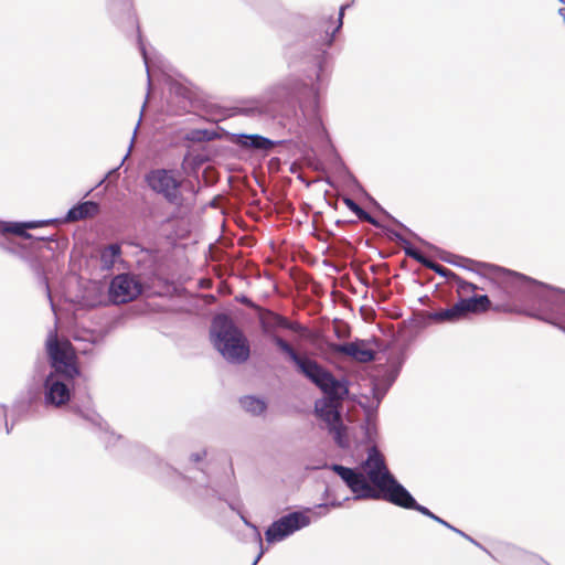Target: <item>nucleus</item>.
Segmentation results:
<instances>
[{
	"label": "nucleus",
	"mask_w": 565,
	"mask_h": 565,
	"mask_svg": "<svg viewBox=\"0 0 565 565\" xmlns=\"http://www.w3.org/2000/svg\"><path fill=\"white\" fill-rule=\"evenodd\" d=\"M329 82L328 73L292 75L271 88L270 99L279 104L298 100L302 113L299 125L309 134L321 135L324 127L319 114V102Z\"/></svg>",
	"instance_id": "1"
},
{
	"label": "nucleus",
	"mask_w": 565,
	"mask_h": 565,
	"mask_svg": "<svg viewBox=\"0 0 565 565\" xmlns=\"http://www.w3.org/2000/svg\"><path fill=\"white\" fill-rule=\"evenodd\" d=\"M43 366H36L32 382L26 386L24 397L14 404L19 415L31 413L42 402L47 408H60L71 401L72 385L75 377L60 373H42Z\"/></svg>",
	"instance_id": "2"
},
{
	"label": "nucleus",
	"mask_w": 565,
	"mask_h": 565,
	"mask_svg": "<svg viewBox=\"0 0 565 565\" xmlns=\"http://www.w3.org/2000/svg\"><path fill=\"white\" fill-rule=\"evenodd\" d=\"M211 338L216 350L230 362L243 363L249 358V345L242 331L226 315L216 316L211 324Z\"/></svg>",
	"instance_id": "3"
},
{
	"label": "nucleus",
	"mask_w": 565,
	"mask_h": 565,
	"mask_svg": "<svg viewBox=\"0 0 565 565\" xmlns=\"http://www.w3.org/2000/svg\"><path fill=\"white\" fill-rule=\"evenodd\" d=\"M361 466L366 473V478L381 493L383 500L394 505L399 503V500L408 490L390 472L385 458L376 446L369 449L367 457Z\"/></svg>",
	"instance_id": "4"
},
{
	"label": "nucleus",
	"mask_w": 565,
	"mask_h": 565,
	"mask_svg": "<svg viewBox=\"0 0 565 565\" xmlns=\"http://www.w3.org/2000/svg\"><path fill=\"white\" fill-rule=\"evenodd\" d=\"M298 373L316 385L324 396L320 399H330L331 403H339L345 399L349 394V382L347 379H337L328 369L307 353L295 364Z\"/></svg>",
	"instance_id": "5"
},
{
	"label": "nucleus",
	"mask_w": 565,
	"mask_h": 565,
	"mask_svg": "<svg viewBox=\"0 0 565 565\" xmlns=\"http://www.w3.org/2000/svg\"><path fill=\"white\" fill-rule=\"evenodd\" d=\"M259 324L263 333L282 352L289 360L296 364L303 356L299 354L294 347L285 339L277 334L279 329L290 330L296 333L303 334L307 329L296 321H290L286 317L271 311L265 310L259 316Z\"/></svg>",
	"instance_id": "6"
},
{
	"label": "nucleus",
	"mask_w": 565,
	"mask_h": 565,
	"mask_svg": "<svg viewBox=\"0 0 565 565\" xmlns=\"http://www.w3.org/2000/svg\"><path fill=\"white\" fill-rule=\"evenodd\" d=\"M45 347L51 365L49 372L64 374L66 377H76L81 374L71 342L60 341L57 333L50 331Z\"/></svg>",
	"instance_id": "7"
},
{
	"label": "nucleus",
	"mask_w": 565,
	"mask_h": 565,
	"mask_svg": "<svg viewBox=\"0 0 565 565\" xmlns=\"http://www.w3.org/2000/svg\"><path fill=\"white\" fill-rule=\"evenodd\" d=\"M151 191L161 195L168 203L179 205L182 202L181 180L172 169H152L145 175Z\"/></svg>",
	"instance_id": "8"
},
{
	"label": "nucleus",
	"mask_w": 565,
	"mask_h": 565,
	"mask_svg": "<svg viewBox=\"0 0 565 565\" xmlns=\"http://www.w3.org/2000/svg\"><path fill=\"white\" fill-rule=\"evenodd\" d=\"M345 7L342 6L337 14H331L329 17H320L316 23L310 34L308 35L309 44L319 52H324L328 47L331 46L335 39L337 32L340 31L343 24V15H344Z\"/></svg>",
	"instance_id": "9"
},
{
	"label": "nucleus",
	"mask_w": 565,
	"mask_h": 565,
	"mask_svg": "<svg viewBox=\"0 0 565 565\" xmlns=\"http://www.w3.org/2000/svg\"><path fill=\"white\" fill-rule=\"evenodd\" d=\"M331 470L335 472L353 492L354 500L382 499L381 493L371 486V482L363 472L339 463H333Z\"/></svg>",
	"instance_id": "10"
},
{
	"label": "nucleus",
	"mask_w": 565,
	"mask_h": 565,
	"mask_svg": "<svg viewBox=\"0 0 565 565\" xmlns=\"http://www.w3.org/2000/svg\"><path fill=\"white\" fill-rule=\"evenodd\" d=\"M331 470L335 472L353 492L354 500L382 499L381 493L371 486V482L363 472L339 463H333Z\"/></svg>",
	"instance_id": "11"
},
{
	"label": "nucleus",
	"mask_w": 565,
	"mask_h": 565,
	"mask_svg": "<svg viewBox=\"0 0 565 565\" xmlns=\"http://www.w3.org/2000/svg\"><path fill=\"white\" fill-rule=\"evenodd\" d=\"M310 516L302 511H294L274 521L265 531L266 541L271 544L280 542L295 532L310 525Z\"/></svg>",
	"instance_id": "12"
},
{
	"label": "nucleus",
	"mask_w": 565,
	"mask_h": 565,
	"mask_svg": "<svg viewBox=\"0 0 565 565\" xmlns=\"http://www.w3.org/2000/svg\"><path fill=\"white\" fill-rule=\"evenodd\" d=\"M342 404L331 403L330 399H317L315 402V414L326 423L327 428L333 435L334 441L344 447L343 437L345 427L341 415Z\"/></svg>",
	"instance_id": "13"
},
{
	"label": "nucleus",
	"mask_w": 565,
	"mask_h": 565,
	"mask_svg": "<svg viewBox=\"0 0 565 565\" xmlns=\"http://www.w3.org/2000/svg\"><path fill=\"white\" fill-rule=\"evenodd\" d=\"M440 258H441V260H444V262H446V263H448L450 265H454V266H457V267H461V268H466V269H469V270H472L470 265H478V266L491 268L493 271L499 274L502 277L503 280H505L507 282H509V284H511L512 286L515 287V299L516 298H524L527 294L529 295H533L532 292L526 290L524 288V286H522L520 280L516 279V277H515L516 275L523 276L522 274H519L516 271H512V270H509V269H505V268H502V267H499V266H495V265H488V264H484V263H478V262H475V260H472L470 258L458 256V255H455V254H451V253H446V252H444V255L440 256Z\"/></svg>",
	"instance_id": "14"
},
{
	"label": "nucleus",
	"mask_w": 565,
	"mask_h": 565,
	"mask_svg": "<svg viewBox=\"0 0 565 565\" xmlns=\"http://www.w3.org/2000/svg\"><path fill=\"white\" fill-rule=\"evenodd\" d=\"M142 292V285L130 274H119L114 277L109 286V297L114 303H127Z\"/></svg>",
	"instance_id": "15"
},
{
	"label": "nucleus",
	"mask_w": 565,
	"mask_h": 565,
	"mask_svg": "<svg viewBox=\"0 0 565 565\" xmlns=\"http://www.w3.org/2000/svg\"><path fill=\"white\" fill-rule=\"evenodd\" d=\"M49 238L46 237H36L34 244L36 245V248H40L41 244H44ZM35 247H26L21 255L18 257L20 260H22L30 271L34 275V277L38 279L39 284L44 288L46 296L51 302L52 308L54 307L52 297H51V290L49 286V280L45 275L44 270V264L42 258L35 253Z\"/></svg>",
	"instance_id": "16"
},
{
	"label": "nucleus",
	"mask_w": 565,
	"mask_h": 565,
	"mask_svg": "<svg viewBox=\"0 0 565 565\" xmlns=\"http://www.w3.org/2000/svg\"><path fill=\"white\" fill-rule=\"evenodd\" d=\"M329 349L333 353L344 354L360 363L372 362L375 359V352L366 348L364 341L359 339L349 343H330Z\"/></svg>",
	"instance_id": "17"
},
{
	"label": "nucleus",
	"mask_w": 565,
	"mask_h": 565,
	"mask_svg": "<svg viewBox=\"0 0 565 565\" xmlns=\"http://www.w3.org/2000/svg\"><path fill=\"white\" fill-rule=\"evenodd\" d=\"M232 142L245 149L268 151L280 141H274L258 134H234Z\"/></svg>",
	"instance_id": "18"
},
{
	"label": "nucleus",
	"mask_w": 565,
	"mask_h": 565,
	"mask_svg": "<svg viewBox=\"0 0 565 565\" xmlns=\"http://www.w3.org/2000/svg\"><path fill=\"white\" fill-rule=\"evenodd\" d=\"M399 374V367L387 370L382 376L372 382V395L377 407Z\"/></svg>",
	"instance_id": "19"
},
{
	"label": "nucleus",
	"mask_w": 565,
	"mask_h": 565,
	"mask_svg": "<svg viewBox=\"0 0 565 565\" xmlns=\"http://www.w3.org/2000/svg\"><path fill=\"white\" fill-rule=\"evenodd\" d=\"M395 505L397 507H401V508H404V509H408V510H415L419 513H422L423 515L425 516H428L429 519L434 520L435 522L444 525L445 527L449 529V530H455V526L451 525L450 523H448L447 521L443 520L441 518H439L438 515H436L435 513H433L429 509H427L426 507L419 504L415 498L411 494L409 491H407L405 493V495H403V498L399 500V503H396Z\"/></svg>",
	"instance_id": "20"
},
{
	"label": "nucleus",
	"mask_w": 565,
	"mask_h": 565,
	"mask_svg": "<svg viewBox=\"0 0 565 565\" xmlns=\"http://www.w3.org/2000/svg\"><path fill=\"white\" fill-rule=\"evenodd\" d=\"M458 302L463 318L469 313L486 312L491 306V301L487 295L462 298Z\"/></svg>",
	"instance_id": "21"
},
{
	"label": "nucleus",
	"mask_w": 565,
	"mask_h": 565,
	"mask_svg": "<svg viewBox=\"0 0 565 565\" xmlns=\"http://www.w3.org/2000/svg\"><path fill=\"white\" fill-rule=\"evenodd\" d=\"M195 493L201 500H203L207 503L213 499L224 500L231 510L237 512L238 514H239V512H242V510H241L242 504L238 500H228V499L224 498V493H222L220 490H217L213 487L200 484L195 488Z\"/></svg>",
	"instance_id": "22"
},
{
	"label": "nucleus",
	"mask_w": 565,
	"mask_h": 565,
	"mask_svg": "<svg viewBox=\"0 0 565 565\" xmlns=\"http://www.w3.org/2000/svg\"><path fill=\"white\" fill-rule=\"evenodd\" d=\"M406 255L423 266L434 270L436 274L440 275L441 277H445L449 280L456 281L458 278V275L450 269L430 260L426 256H424L419 250H406Z\"/></svg>",
	"instance_id": "23"
},
{
	"label": "nucleus",
	"mask_w": 565,
	"mask_h": 565,
	"mask_svg": "<svg viewBox=\"0 0 565 565\" xmlns=\"http://www.w3.org/2000/svg\"><path fill=\"white\" fill-rule=\"evenodd\" d=\"M78 414L86 420L90 422L93 425L97 426L100 429L99 439L105 444L106 447L115 445L116 441L120 439V436H116L114 433H109L108 430L103 429V418L94 411H81L78 409Z\"/></svg>",
	"instance_id": "24"
},
{
	"label": "nucleus",
	"mask_w": 565,
	"mask_h": 565,
	"mask_svg": "<svg viewBox=\"0 0 565 565\" xmlns=\"http://www.w3.org/2000/svg\"><path fill=\"white\" fill-rule=\"evenodd\" d=\"M98 213V204L93 201H85L71 207L65 216L66 222H75Z\"/></svg>",
	"instance_id": "25"
},
{
	"label": "nucleus",
	"mask_w": 565,
	"mask_h": 565,
	"mask_svg": "<svg viewBox=\"0 0 565 565\" xmlns=\"http://www.w3.org/2000/svg\"><path fill=\"white\" fill-rule=\"evenodd\" d=\"M516 300L521 301V302H529V303H532L533 306L537 307V311H531L527 313L530 317H533L539 320L554 324V326L558 327L562 331L565 332V327L557 324L554 320H552L548 317V315L556 316V313H553V312L542 308L540 306V301H539L537 297L527 294L524 298H516ZM557 317H558V315H557ZM559 318H561V316H559ZM562 319H564V318L562 317Z\"/></svg>",
	"instance_id": "26"
},
{
	"label": "nucleus",
	"mask_w": 565,
	"mask_h": 565,
	"mask_svg": "<svg viewBox=\"0 0 565 565\" xmlns=\"http://www.w3.org/2000/svg\"><path fill=\"white\" fill-rule=\"evenodd\" d=\"M239 405L245 412L253 416H260L267 409V402L254 395L242 396L239 398Z\"/></svg>",
	"instance_id": "27"
},
{
	"label": "nucleus",
	"mask_w": 565,
	"mask_h": 565,
	"mask_svg": "<svg viewBox=\"0 0 565 565\" xmlns=\"http://www.w3.org/2000/svg\"><path fill=\"white\" fill-rule=\"evenodd\" d=\"M428 318L436 322H456L463 319L459 302H456L454 306L449 308L439 311H434L428 315Z\"/></svg>",
	"instance_id": "28"
},
{
	"label": "nucleus",
	"mask_w": 565,
	"mask_h": 565,
	"mask_svg": "<svg viewBox=\"0 0 565 565\" xmlns=\"http://www.w3.org/2000/svg\"><path fill=\"white\" fill-rule=\"evenodd\" d=\"M121 255V246L118 243L109 244L100 252V266L109 270Z\"/></svg>",
	"instance_id": "29"
},
{
	"label": "nucleus",
	"mask_w": 565,
	"mask_h": 565,
	"mask_svg": "<svg viewBox=\"0 0 565 565\" xmlns=\"http://www.w3.org/2000/svg\"><path fill=\"white\" fill-rule=\"evenodd\" d=\"M57 220L44 221H30V222H13L14 235L23 238L31 239L33 236L28 233V230L36 228L46 224L55 223Z\"/></svg>",
	"instance_id": "30"
},
{
	"label": "nucleus",
	"mask_w": 565,
	"mask_h": 565,
	"mask_svg": "<svg viewBox=\"0 0 565 565\" xmlns=\"http://www.w3.org/2000/svg\"><path fill=\"white\" fill-rule=\"evenodd\" d=\"M13 233H3L0 238V249L12 255L19 257L21 253L26 248V246L19 244L14 238H12Z\"/></svg>",
	"instance_id": "31"
},
{
	"label": "nucleus",
	"mask_w": 565,
	"mask_h": 565,
	"mask_svg": "<svg viewBox=\"0 0 565 565\" xmlns=\"http://www.w3.org/2000/svg\"><path fill=\"white\" fill-rule=\"evenodd\" d=\"M343 203L345 206L352 211L359 220L367 222L374 226H380V223L366 211H364L354 200L349 196L343 198Z\"/></svg>",
	"instance_id": "32"
},
{
	"label": "nucleus",
	"mask_w": 565,
	"mask_h": 565,
	"mask_svg": "<svg viewBox=\"0 0 565 565\" xmlns=\"http://www.w3.org/2000/svg\"><path fill=\"white\" fill-rule=\"evenodd\" d=\"M163 74L166 75V83L168 84L169 92L171 94H174L175 96H179L183 99H190L192 97V93L189 87L175 79H172L168 73Z\"/></svg>",
	"instance_id": "33"
},
{
	"label": "nucleus",
	"mask_w": 565,
	"mask_h": 565,
	"mask_svg": "<svg viewBox=\"0 0 565 565\" xmlns=\"http://www.w3.org/2000/svg\"><path fill=\"white\" fill-rule=\"evenodd\" d=\"M216 132L207 129H195L192 130L186 139L191 141H211L216 137Z\"/></svg>",
	"instance_id": "34"
},
{
	"label": "nucleus",
	"mask_w": 565,
	"mask_h": 565,
	"mask_svg": "<svg viewBox=\"0 0 565 565\" xmlns=\"http://www.w3.org/2000/svg\"><path fill=\"white\" fill-rule=\"evenodd\" d=\"M387 231H388L390 237L392 239H395L397 243H399L403 246L405 254H406V250H418L401 233L393 231V230H387Z\"/></svg>",
	"instance_id": "35"
},
{
	"label": "nucleus",
	"mask_w": 565,
	"mask_h": 565,
	"mask_svg": "<svg viewBox=\"0 0 565 565\" xmlns=\"http://www.w3.org/2000/svg\"><path fill=\"white\" fill-rule=\"evenodd\" d=\"M238 113L244 116L255 118V117H260L265 113V109L263 106L253 105V106L241 107L238 109Z\"/></svg>",
	"instance_id": "36"
},
{
	"label": "nucleus",
	"mask_w": 565,
	"mask_h": 565,
	"mask_svg": "<svg viewBox=\"0 0 565 565\" xmlns=\"http://www.w3.org/2000/svg\"><path fill=\"white\" fill-rule=\"evenodd\" d=\"M455 284L457 286V291L459 294H466V292L475 291V290L479 289V287L477 285L466 281L465 279H462L459 276H458L457 280L455 281Z\"/></svg>",
	"instance_id": "37"
},
{
	"label": "nucleus",
	"mask_w": 565,
	"mask_h": 565,
	"mask_svg": "<svg viewBox=\"0 0 565 565\" xmlns=\"http://www.w3.org/2000/svg\"><path fill=\"white\" fill-rule=\"evenodd\" d=\"M343 505L342 501L332 500L329 503H320L316 507L319 510L317 512V516H324L329 512V508H341Z\"/></svg>",
	"instance_id": "38"
},
{
	"label": "nucleus",
	"mask_w": 565,
	"mask_h": 565,
	"mask_svg": "<svg viewBox=\"0 0 565 565\" xmlns=\"http://www.w3.org/2000/svg\"><path fill=\"white\" fill-rule=\"evenodd\" d=\"M238 515L242 519V521L244 522V524L253 530L254 537L258 542L259 546L262 547L263 540H262V534H260L258 527L255 524H253L252 522H249L248 519L243 514V512H239Z\"/></svg>",
	"instance_id": "39"
},
{
	"label": "nucleus",
	"mask_w": 565,
	"mask_h": 565,
	"mask_svg": "<svg viewBox=\"0 0 565 565\" xmlns=\"http://www.w3.org/2000/svg\"><path fill=\"white\" fill-rule=\"evenodd\" d=\"M452 532L457 533L458 535L465 537L467 541L471 542L473 545L478 546L479 548H481L482 551H484L487 554H489L491 557L492 554L482 545L480 544L479 542H477L473 537H471L470 535L466 534L465 532H462L461 530L455 527V530H451Z\"/></svg>",
	"instance_id": "40"
},
{
	"label": "nucleus",
	"mask_w": 565,
	"mask_h": 565,
	"mask_svg": "<svg viewBox=\"0 0 565 565\" xmlns=\"http://www.w3.org/2000/svg\"><path fill=\"white\" fill-rule=\"evenodd\" d=\"M1 422H3L6 425L7 434H10V431L13 427V424L9 425L8 419H7V407H6V405H2V404H0V423Z\"/></svg>",
	"instance_id": "41"
},
{
	"label": "nucleus",
	"mask_w": 565,
	"mask_h": 565,
	"mask_svg": "<svg viewBox=\"0 0 565 565\" xmlns=\"http://www.w3.org/2000/svg\"><path fill=\"white\" fill-rule=\"evenodd\" d=\"M205 457H206V450H205V449H203V450H201V451H198V452H193V454H191V456H190V460H191L192 462L196 463V462L202 461Z\"/></svg>",
	"instance_id": "42"
},
{
	"label": "nucleus",
	"mask_w": 565,
	"mask_h": 565,
	"mask_svg": "<svg viewBox=\"0 0 565 565\" xmlns=\"http://www.w3.org/2000/svg\"><path fill=\"white\" fill-rule=\"evenodd\" d=\"M381 211L384 213V215L391 220L392 222H394L396 225L401 226L402 228L406 230V231H409L404 224H402L399 221H397L396 218H394L390 213H387L385 210H383L382 207H380Z\"/></svg>",
	"instance_id": "43"
},
{
	"label": "nucleus",
	"mask_w": 565,
	"mask_h": 565,
	"mask_svg": "<svg viewBox=\"0 0 565 565\" xmlns=\"http://www.w3.org/2000/svg\"><path fill=\"white\" fill-rule=\"evenodd\" d=\"M143 57H145V63H146L147 71H152V68H154V67H156V68H159V67H160V66H157V65H154V64L150 63V62L148 61V58H147L146 54L143 55Z\"/></svg>",
	"instance_id": "44"
},
{
	"label": "nucleus",
	"mask_w": 565,
	"mask_h": 565,
	"mask_svg": "<svg viewBox=\"0 0 565 565\" xmlns=\"http://www.w3.org/2000/svg\"><path fill=\"white\" fill-rule=\"evenodd\" d=\"M146 74H147V84H148V88L150 89V87H151V74H152V73L147 72Z\"/></svg>",
	"instance_id": "45"
},
{
	"label": "nucleus",
	"mask_w": 565,
	"mask_h": 565,
	"mask_svg": "<svg viewBox=\"0 0 565 565\" xmlns=\"http://www.w3.org/2000/svg\"><path fill=\"white\" fill-rule=\"evenodd\" d=\"M263 550H260V552L258 553V555L256 556V558L254 559L253 564L252 565H256L258 563V561L260 559V557L263 556Z\"/></svg>",
	"instance_id": "46"
},
{
	"label": "nucleus",
	"mask_w": 565,
	"mask_h": 565,
	"mask_svg": "<svg viewBox=\"0 0 565 565\" xmlns=\"http://www.w3.org/2000/svg\"><path fill=\"white\" fill-rule=\"evenodd\" d=\"M522 555H525V552L519 550L515 547V556L519 557V556H522Z\"/></svg>",
	"instance_id": "47"
},
{
	"label": "nucleus",
	"mask_w": 565,
	"mask_h": 565,
	"mask_svg": "<svg viewBox=\"0 0 565 565\" xmlns=\"http://www.w3.org/2000/svg\"><path fill=\"white\" fill-rule=\"evenodd\" d=\"M419 241H420V243L425 244V245H426V246H428L429 248H435V246H433L431 244H429V243H427V242H425V241H423V239H419Z\"/></svg>",
	"instance_id": "48"
},
{
	"label": "nucleus",
	"mask_w": 565,
	"mask_h": 565,
	"mask_svg": "<svg viewBox=\"0 0 565 565\" xmlns=\"http://www.w3.org/2000/svg\"><path fill=\"white\" fill-rule=\"evenodd\" d=\"M243 302H248V299L246 297L243 298Z\"/></svg>",
	"instance_id": "49"
},
{
	"label": "nucleus",
	"mask_w": 565,
	"mask_h": 565,
	"mask_svg": "<svg viewBox=\"0 0 565 565\" xmlns=\"http://www.w3.org/2000/svg\"><path fill=\"white\" fill-rule=\"evenodd\" d=\"M534 558H539L540 561H542V558H540L537 555H532Z\"/></svg>",
	"instance_id": "50"
}]
</instances>
